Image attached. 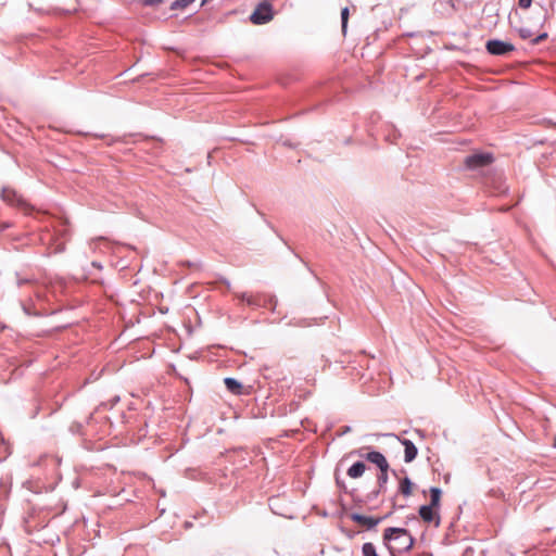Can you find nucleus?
Here are the masks:
<instances>
[{"instance_id": "nucleus-1", "label": "nucleus", "mask_w": 556, "mask_h": 556, "mask_svg": "<svg viewBox=\"0 0 556 556\" xmlns=\"http://www.w3.org/2000/svg\"><path fill=\"white\" fill-rule=\"evenodd\" d=\"M383 544L392 556L407 552L413 547L414 539L403 528H387L383 532Z\"/></svg>"}, {"instance_id": "nucleus-2", "label": "nucleus", "mask_w": 556, "mask_h": 556, "mask_svg": "<svg viewBox=\"0 0 556 556\" xmlns=\"http://www.w3.org/2000/svg\"><path fill=\"white\" fill-rule=\"evenodd\" d=\"M1 198L4 202L10 205L16 206L22 210L25 214H30L35 211V207L30 205L26 200L23 199L14 189L3 188Z\"/></svg>"}, {"instance_id": "nucleus-3", "label": "nucleus", "mask_w": 556, "mask_h": 556, "mask_svg": "<svg viewBox=\"0 0 556 556\" xmlns=\"http://www.w3.org/2000/svg\"><path fill=\"white\" fill-rule=\"evenodd\" d=\"M274 17L273 7L268 1H262L250 16V21L255 25L268 23Z\"/></svg>"}, {"instance_id": "nucleus-4", "label": "nucleus", "mask_w": 556, "mask_h": 556, "mask_svg": "<svg viewBox=\"0 0 556 556\" xmlns=\"http://www.w3.org/2000/svg\"><path fill=\"white\" fill-rule=\"evenodd\" d=\"M493 162V155L491 153H476L466 156L464 163L469 169H477L485 167Z\"/></svg>"}, {"instance_id": "nucleus-5", "label": "nucleus", "mask_w": 556, "mask_h": 556, "mask_svg": "<svg viewBox=\"0 0 556 556\" xmlns=\"http://www.w3.org/2000/svg\"><path fill=\"white\" fill-rule=\"evenodd\" d=\"M486 51L493 55H504L515 50L514 45L501 40H489Z\"/></svg>"}, {"instance_id": "nucleus-6", "label": "nucleus", "mask_w": 556, "mask_h": 556, "mask_svg": "<svg viewBox=\"0 0 556 556\" xmlns=\"http://www.w3.org/2000/svg\"><path fill=\"white\" fill-rule=\"evenodd\" d=\"M363 456L368 462L375 464L380 469V471L389 470V463H388L387 458L380 452L372 451Z\"/></svg>"}, {"instance_id": "nucleus-7", "label": "nucleus", "mask_w": 556, "mask_h": 556, "mask_svg": "<svg viewBox=\"0 0 556 556\" xmlns=\"http://www.w3.org/2000/svg\"><path fill=\"white\" fill-rule=\"evenodd\" d=\"M350 518L354 522L358 523L359 526H364L367 529L375 528L382 520V518H380V517L375 518V517L364 516L361 514H351Z\"/></svg>"}, {"instance_id": "nucleus-8", "label": "nucleus", "mask_w": 556, "mask_h": 556, "mask_svg": "<svg viewBox=\"0 0 556 556\" xmlns=\"http://www.w3.org/2000/svg\"><path fill=\"white\" fill-rule=\"evenodd\" d=\"M400 441L404 445V460L406 463H412L418 454L416 445L410 440L407 439H403Z\"/></svg>"}, {"instance_id": "nucleus-9", "label": "nucleus", "mask_w": 556, "mask_h": 556, "mask_svg": "<svg viewBox=\"0 0 556 556\" xmlns=\"http://www.w3.org/2000/svg\"><path fill=\"white\" fill-rule=\"evenodd\" d=\"M224 382H225V386L228 389V391H230L231 393H233L236 395H240V394L244 393V388H243L242 383L239 382L238 380H236L233 378H226L224 380Z\"/></svg>"}, {"instance_id": "nucleus-10", "label": "nucleus", "mask_w": 556, "mask_h": 556, "mask_svg": "<svg viewBox=\"0 0 556 556\" xmlns=\"http://www.w3.org/2000/svg\"><path fill=\"white\" fill-rule=\"evenodd\" d=\"M365 470L366 465L362 462H357L348 469V476L352 479H357L363 476Z\"/></svg>"}, {"instance_id": "nucleus-11", "label": "nucleus", "mask_w": 556, "mask_h": 556, "mask_svg": "<svg viewBox=\"0 0 556 556\" xmlns=\"http://www.w3.org/2000/svg\"><path fill=\"white\" fill-rule=\"evenodd\" d=\"M419 515L426 522H432L437 516L434 508L429 505L421 506L419 508Z\"/></svg>"}, {"instance_id": "nucleus-12", "label": "nucleus", "mask_w": 556, "mask_h": 556, "mask_svg": "<svg viewBox=\"0 0 556 556\" xmlns=\"http://www.w3.org/2000/svg\"><path fill=\"white\" fill-rule=\"evenodd\" d=\"M413 482L409 478H404L400 481L399 490L404 496H409L413 493Z\"/></svg>"}, {"instance_id": "nucleus-13", "label": "nucleus", "mask_w": 556, "mask_h": 556, "mask_svg": "<svg viewBox=\"0 0 556 556\" xmlns=\"http://www.w3.org/2000/svg\"><path fill=\"white\" fill-rule=\"evenodd\" d=\"M441 500V490L439 488L430 489V505L433 508L439 507Z\"/></svg>"}, {"instance_id": "nucleus-14", "label": "nucleus", "mask_w": 556, "mask_h": 556, "mask_svg": "<svg viewBox=\"0 0 556 556\" xmlns=\"http://www.w3.org/2000/svg\"><path fill=\"white\" fill-rule=\"evenodd\" d=\"M362 555L363 556H380L377 552V547L371 543H364L362 546Z\"/></svg>"}, {"instance_id": "nucleus-15", "label": "nucleus", "mask_w": 556, "mask_h": 556, "mask_svg": "<svg viewBox=\"0 0 556 556\" xmlns=\"http://www.w3.org/2000/svg\"><path fill=\"white\" fill-rule=\"evenodd\" d=\"M194 0H176L173 4H172V9L173 10H176V9H185L186 7H188L189 4H191Z\"/></svg>"}, {"instance_id": "nucleus-16", "label": "nucleus", "mask_w": 556, "mask_h": 556, "mask_svg": "<svg viewBox=\"0 0 556 556\" xmlns=\"http://www.w3.org/2000/svg\"><path fill=\"white\" fill-rule=\"evenodd\" d=\"M341 20H342V31L345 34L349 21V9L344 8L341 11Z\"/></svg>"}, {"instance_id": "nucleus-17", "label": "nucleus", "mask_w": 556, "mask_h": 556, "mask_svg": "<svg viewBox=\"0 0 556 556\" xmlns=\"http://www.w3.org/2000/svg\"><path fill=\"white\" fill-rule=\"evenodd\" d=\"M388 481V471H380L378 476V483L380 486H383Z\"/></svg>"}, {"instance_id": "nucleus-18", "label": "nucleus", "mask_w": 556, "mask_h": 556, "mask_svg": "<svg viewBox=\"0 0 556 556\" xmlns=\"http://www.w3.org/2000/svg\"><path fill=\"white\" fill-rule=\"evenodd\" d=\"M532 0H518V4L522 9H529L531 7Z\"/></svg>"}, {"instance_id": "nucleus-19", "label": "nucleus", "mask_w": 556, "mask_h": 556, "mask_svg": "<svg viewBox=\"0 0 556 556\" xmlns=\"http://www.w3.org/2000/svg\"><path fill=\"white\" fill-rule=\"evenodd\" d=\"M519 35H520V37H521V38H523V39H528V38H530V37H531V31H530L529 29L521 28V29L519 30Z\"/></svg>"}, {"instance_id": "nucleus-20", "label": "nucleus", "mask_w": 556, "mask_h": 556, "mask_svg": "<svg viewBox=\"0 0 556 556\" xmlns=\"http://www.w3.org/2000/svg\"><path fill=\"white\" fill-rule=\"evenodd\" d=\"M546 38H547V34L543 33V34H541L540 36H538L536 38L533 39V43L538 45V43L542 42L543 40H545Z\"/></svg>"}, {"instance_id": "nucleus-21", "label": "nucleus", "mask_w": 556, "mask_h": 556, "mask_svg": "<svg viewBox=\"0 0 556 556\" xmlns=\"http://www.w3.org/2000/svg\"><path fill=\"white\" fill-rule=\"evenodd\" d=\"M163 0H143V3L147 5H155L161 3Z\"/></svg>"}, {"instance_id": "nucleus-22", "label": "nucleus", "mask_w": 556, "mask_h": 556, "mask_svg": "<svg viewBox=\"0 0 556 556\" xmlns=\"http://www.w3.org/2000/svg\"><path fill=\"white\" fill-rule=\"evenodd\" d=\"M553 446L556 447V437H555Z\"/></svg>"}]
</instances>
